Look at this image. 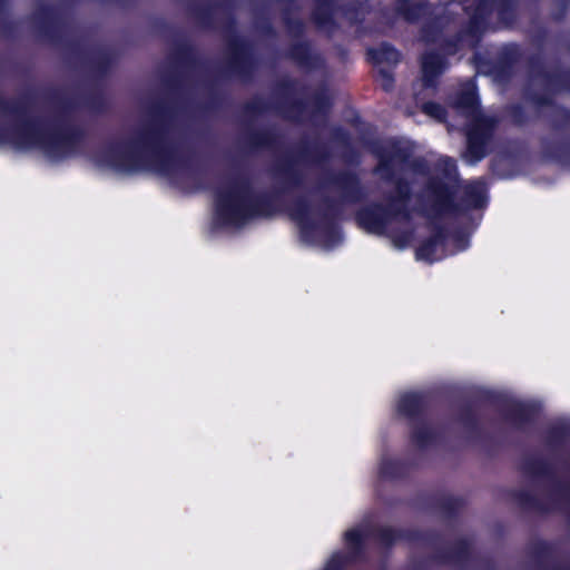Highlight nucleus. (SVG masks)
I'll use <instances>...</instances> for the list:
<instances>
[{
    "label": "nucleus",
    "mask_w": 570,
    "mask_h": 570,
    "mask_svg": "<svg viewBox=\"0 0 570 570\" xmlns=\"http://www.w3.org/2000/svg\"><path fill=\"white\" fill-rule=\"evenodd\" d=\"M363 537L364 532L361 529H351L345 534L346 542L351 549H356Z\"/></svg>",
    "instance_id": "f3484780"
},
{
    "label": "nucleus",
    "mask_w": 570,
    "mask_h": 570,
    "mask_svg": "<svg viewBox=\"0 0 570 570\" xmlns=\"http://www.w3.org/2000/svg\"><path fill=\"white\" fill-rule=\"evenodd\" d=\"M455 106L469 120L468 150L465 158L470 164L482 159L485 155V146L491 135L495 120L484 115L479 109V102L473 83H468L461 91Z\"/></svg>",
    "instance_id": "7ed1b4c3"
},
{
    "label": "nucleus",
    "mask_w": 570,
    "mask_h": 570,
    "mask_svg": "<svg viewBox=\"0 0 570 570\" xmlns=\"http://www.w3.org/2000/svg\"><path fill=\"white\" fill-rule=\"evenodd\" d=\"M421 404V397L416 393L402 394L397 402V410L404 415L414 414Z\"/></svg>",
    "instance_id": "f8f14e48"
},
{
    "label": "nucleus",
    "mask_w": 570,
    "mask_h": 570,
    "mask_svg": "<svg viewBox=\"0 0 570 570\" xmlns=\"http://www.w3.org/2000/svg\"><path fill=\"white\" fill-rule=\"evenodd\" d=\"M381 538L384 542L389 543L393 540L394 538V532L391 530V529H382L381 530Z\"/></svg>",
    "instance_id": "5701e85b"
},
{
    "label": "nucleus",
    "mask_w": 570,
    "mask_h": 570,
    "mask_svg": "<svg viewBox=\"0 0 570 570\" xmlns=\"http://www.w3.org/2000/svg\"><path fill=\"white\" fill-rule=\"evenodd\" d=\"M529 404L520 403L515 405V411L520 415V423L527 420V412L529 411Z\"/></svg>",
    "instance_id": "412c9836"
},
{
    "label": "nucleus",
    "mask_w": 570,
    "mask_h": 570,
    "mask_svg": "<svg viewBox=\"0 0 570 570\" xmlns=\"http://www.w3.org/2000/svg\"><path fill=\"white\" fill-rule=\"evenodd\" d=\"M19 150L39 149L53 161L71 156L75 139L60 131H51L40 124L22 121L17 116L0 114V147Z\"/></svg>",
    "instance_id": "f03ea898"
},
{
    "label": "nucleus",
    "mask_w": 570,
    "mask_h": 570,
    "mask_svg": "<svg viewBox=\"0 0 570 570\" xmlns=\"http://www.w3.org/2000/svg\"><path fill=\"white\" fill-rule=\"evenodd\" d=\"M423 111L426 115H429L440 121L443 120L444 115H445L444 109L440 105L434 104V102L424 104Z\"/></svg>",
    "instance_id": "dca6fc26"
},
{
    "label": "nucleus",
    "mask_w": 570,
    "mask_h": 570,
    "mask_svg": "<svg viewBox=\"0 0 570 570\" xmlns=\"http://www.w3.org/2000/svg\"><path fill=\"white\" fill-rule=\"evenodd\" d=\"M445 69L443 58L435 53H426L422 58V81L425 87H433L435 79Z\"/></svg>",
    "instance_id": "0eeeda50"
},
{
    "label": "nucleus",
    "mask_w": 570,
    "mask_h": 570,
    "mask_svg": "<svg viewBox=\"0 0 570 570\" xmlns=\"http://www.w3.org/2000/svg\"><path fill=\"white\" fill-rule=\"evenodd\" d=\"M295 219L297 220L303 236L308 239L309 234L312 232L324 233L326 230V226L324 224H316L314 220V214L308 208H302L295 214Z\"/></svg>",
    "instance_id": "9d476101"
},
{
    "label": "nucleus",
    "mask_w": 570,
    "mask_h": 570,
    "mask_svg": "<svg viewBox=\"0 0 570 570\" xmlns=\"http://www.w3.org/2000/svg\"><path fill=\"white\" fill-rule=\"evenodd\" d=\"M168 157L163 134L154 127H144L130 139L104 147L94 161L101 168L129 174L147 166L165 170L161 163Z\"/></svg>",
    "instance_id": "f257e3e1"
},
{
    "label": "nucleus",
    "mask_w": 570,
    "mask_h": 570,
    "mask_svg": "<svg viewBox=\"0 0 570 570\" xmlns=\"http://www.w3.org/2000/svg\"><path fill=\"white\" fill-rule=\"evenodd\" d=\"M428 197L438 212L448 209L451 203V190L446 183H432L428 188Z\"/></svg>",
    "instance_id": "1a4fd4ad"
},
{
    "label": "nucleus",
    "mask_w": 570,
    "mask_h": 570,
    "mask_svg": "<svg viewBox=\"0 0 570 570\" xmlns=\"http://www.w3.org/2000/svg\"><path fill=\"white\" fill-rule=\"evenodd\" d=\"M381 76H382V87L385 90H390L392 88V85H393L392 77L387 72H385V71H381Z\"/></svg>",
    "instance_id": "4be33fe9"
},
{
    "label": "nucleus",
    "mask_w": 570,
    "mask_h": 570,
    "mask_svg": "<svg viewBox=\"0 0 570 570\" xmlns=\"http://www.w3.org/2000/svg\"><path fill=\"white\" fill-rule=\"evenodd\" d=\"M466 202L471 207H479L484 202L485 187L482 181H473L465 187Z\"/></svg>",
    "instance_id": "9b49d317"
},
{
    "label": "nucleus",
    "mask_w": 570,
    "mask_h": 570,
    "mask_svg": "<svg viewBox=\"0 0 570 570\" xmlns=\"http://www.w3.org/2000/svg\"><path fill=\"white\" fill-rule=\"evenodd\" d=\"M335 558H333L327 564H326V568L325 570H335Z\"/></svg>",
    "instance_id": "393cba45"
},
{
    "label": "nucleus",
    "mask_w": 570,
    "mask_h": 570,
    "mask_svg": "<svg viewBox=\"0 0 570 570\" xmlns=\"http://www.w3.org/2000/svg\"><path fill=\"white\" fill-rule=\"evenodd\" d=\"M443 257V236L441 233L434 235L422 244L416 250V258L428 263L435 262Z\"/></svg>",
    "instance_id": "6e6552de"
},
{
    "label": "nucleus",
    "mask_w": 570,
    "mask_h": 570,
    "mask_svg": "<svg viewBox=\"0 0 570 570\" xmlns=\"http://www.w3.org/2000/svg\"><path fill=\"white\" fill-rule=\"evenodd\" d=\"M409 188L401 181L396 184V196L392 198L384 213L381 209H366L358 214V222L371 233H382L392 219L403 220L407 218L406 204Z\"/></svg>",
    "instance_id": "39448f33"
},
{
    "label": "nucleus",
    "mask_w": 570,
    "mask_h": 570,
    "mask_svg": "<svg viewBox=\"0 0 570 570\" xmlns=\"http://www.w3.org/2000/svg\"><path fill=\"white\" fill-rule=\"evenodd\" d=\"M217 214L224 224L242 225L253 215L252 199L243 184H234L219 191Z\"/></svg>",
    "instance_id": "20e7f679"
},
{
    "label": "nucleus",
    "mask_w": 570,
    "mask_h": 570,
    "mask_svg": "<svg viewBox=\"0 0 570 570\" xmlns=\"http://www.w3.org/2000/svg\"><path fill=\"white\" fill-rule=\"evenodd\" d=\"M432 438L430 429L425 425L417 426L414 432V440L417 445L423 446Z\"/></svg>",
    "instance_id": "a211bd4d"
},
{
    "label": "nucleus",
    "mask_w": 570,
    "mask_h": 570,
    "mask_svg": "<svg viewBox=\"0 0 570 570\" xmlns=\"http://www.w3.org/2000/svg\"><path fill=\"white\" fill-rule=\"evenodd\" d=\"M370 55L376 62L396 63L399 61L397 51L386 45L381 46L379 49L371 50Z\"/></svg>",
    "instance_id": "4468645a"
},
{
    "label": "nucleus",
    "mask_w": 570,
    "mask_h": 570,
    "mask_svg": "<svg viewBox=\"0 0 570 570\" xmlns=\"http://www.w3.org/2000/svg\"><path fill=\"white\" fill-rule=\"evenodd\" d=\"M556 570H570L569 568H566V567H561V568H558Z\"/></svg>",
    "instance_id": "a878e982"
},
{
    "label": "nucleus",
    "mask_w": 570,
    "mask_h": 570,
    "mask_svg": "<svg viewBox=\"0 0 570 570\" xmlns=\"http://www.w3.org/2000/svg\"><path fill=\"white\" fill-rule=\"evenodd\" d=\"M395 465L396 462H394L392 459L384 458L380 463V473L384 476H394L395 473L393 469Z\"/></svg>",
    "instance_id": "6ab92c4d"
},
{
    "label": "nucleus",
    "mask_w": 570,
    "mask_h": 570,
    "mask_svg": "<svg viewBox=\"0 0 570 570\" xmlns=\"http://www.w3.org/2000/svg\"><path fill=\"white\" fill-rule=\"evenodd\" d=\"M439 167L443 173V176L448 180H453L456 176V167L452 159L450 158H441L439 160Z\"/></svg>",
    "instance_id": "2eb2a0df"
},
{
    "label": "nucleus",
    "mask_w": 570,
    "mask_h": 570,
    "mask_svg": "<svg viewBox=\"0 0 570 570\" xmlns=\"http://www.w3.org/2000/svg\"><path fill=\"white\" fill-rule=\"evenodd\" d=\"M485 0H483L476 9L475 17H482L485 11Z\"/></svg>",
    "instance_id": "b1692460"
},
{
    "label": "nucleus",
    "mask_w": 570,
    "mask_h": 570,
    "mask_svg": "<svg viewBox=\"0 0 570 570\" xmlns=\"http://www.w3.org/2000/svg\"><path fill=\"white\" fill-rule=\"evenodd\" d=\"M549 498L556 505L570 503V487L560 482H552L550 485Z\"/></svg>",
    "instance_id": "ddd939ff"
},
{
    "label": "nucleus",
    "mask_w": 570,
    "mask_h": 570,
    "mask_svg": "<svg viewBox=\"0 0 570 570\" xmlns=\"http://www.w3.org/2000/svg\"><path fill=\"white\" fill-rule=\"evenodd\" d=\"M407 151L405 147L389 142L382 151L379 153L377 173L382 178L392 179L397 173L407 167Z\"/></svg>",
    "instance_id": "423d86ee"
},
{
    "label": "nucleus",
    "mask_w": 570,
    "mask_h": 570,
    "mask_svg": "<svg viewBox=\"0 0 570 570\" xmlns=\"http://www.w3.org/2000/svg\"><path fill=\"white\" fill-rule=\"evenodd\" d=\"M411 239L412 234L410 232H406L403 235L393 236V244L396 248L403 249L411 243Z\"/></svg>",
    "instance_id": "aec40b11"
}]
</instances>
